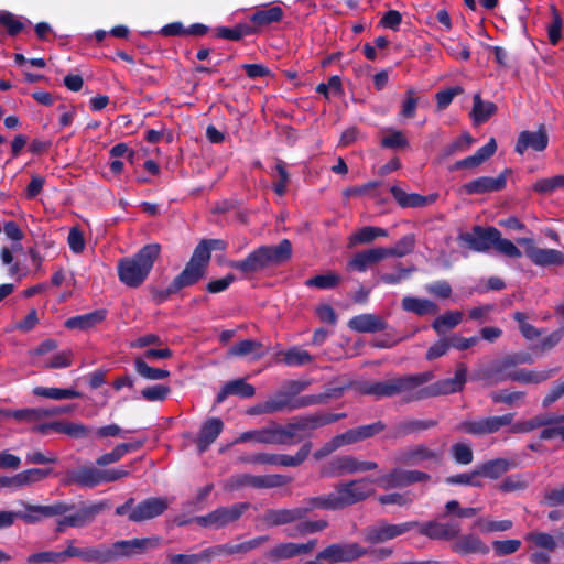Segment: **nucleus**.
<instances>
[{
	"mask_svg": "<svg viewBox=\"0 0 564 564\" xmlns=\"http://www.w3.org/2000/svg\"><path fill=\"white\" fill-rule=\"evenodd\" d=\"M434 379L432 371L395 377L397 397L405 403L421 401L429 398L459 392L464 389L467 379V366L458 364L453 378L442 379L426 384Z\"/></svg>",
	"mask_w": 564,
	"mask_h": 564,
	"instance_id": "f257e3e1",
	"label": "nucleus"
},
{
	"mask_svg": "<svg viewBox=\"0 0 564 564\" xmlns=\"http://www.w3.org/2000/svg\"><path fill=\"white\" fill-rule=\"evenodd\" d=\"M335 419L336 417H332L328 420L321 416H305L294 420L284 426L271 423L267 427L241 433L234 443L256 442L259 444L292 445L301 441V437L295 440L299 432L313 430Z\"/></svg>",
	"mask_w": 564,
	"mask_h": 564,
	"instance_id": "f03ea898",
	"label": "nucleus"
},
{
	"mask_svg": "<svg viewBox=\"0 0 564 564\" xmlns=\"http://www.w3.org/2000/svg\"><path fill=\"white\" fill-rule=\"evenodd\" d=\"M292 257V243L283 239L276 246L263 245L251 251L245 259L230 260L228 267L237 270L241 279H250L265 269L282 264Z\"/></svg>",
	"mask_w": 564,
	"mask_h": 564,
	"instance_id": "7ed1b4c3",
	"label": "nucleus"
},
{
	"mask_svg": "<svg viewBox=\"0 0 564 564\" xmlns=\"http://www.w3.org/2000/svg\"><path fill=\"white\" fill-rule=\"evenodd\" d=\"M458 241L468 249L476 252H488L491 248L505 257L519 259L521 250L509 239L502 238L496 227L474 226L470 231L458 235Z\"/></svg>",
	"mask_w": 564,
	"mask_h": 564,
	"instance_id": "20e7f679",
	"label": "nucleus"
},
{
	"mask_svg": "<svg viewBox=\"0 0 564 564\" xmlns=\"http://www.w3.org/2000/svg\"><path fill=\"white\" fill-rule=\"evenodd\" d=\"M160 251V245L150 243L132 257L120 259L117 267L120 282L128 288H139L149 276Z\"/></svg>",
	"mask_w": 564,
	"mask_h": 564,
	"instance_id": "39448f33",
	"label": "nucleus"
},
{
	"mask_svg": "<svg viewBox=\"0 0 564 564\" xmlns=\"http://www.w3.org/2000/svg\"><path fill=\"white\" fill-rule=\"evenodd\" d=\"M532 360L530 356H516L506 358L501 365L488 370L486 372V378L495 383L512 380L525 384H538L552 378L558 371V368L545 369L541 371L529 369H519L509 372L506 371L508 368L518 364H528Z\"/></svg>",
	"mask_w": 564,
	"mask_h": 564,
	"instance_id": "423d86ee",
	"label": "nucleus"
},
{
	"mask_svg": "<svg viewBox=\"0 0 564 564\" xmlns=\"http://www.w3.org/2000/svg\"><path fill=\"white\" fill-rule=\"evenodd\" d=\"M134 502L133 498H129L116 508V514L127 516L129 521L140 523L160 517L170 506V500L165 497H150L137 505Z\"/></svg>",
	"mask_w": 564,
	"mask_h": 564,
	"instance_id": "0eeeda50",
	"label": "nucleus"
},
{
	"mask_svg": "<svg viewBox=\"0 0 564 564\" xmlns=\"http://www.w3.org/2000/svg\"><path fill=\"white\" fill-rule=\"evenodd\" d=\"M312 451V443H304L295 455L258 453L253 455H241L237 463L251 465H272L282 467H297L302 465Z\"/></svg>",
	"mask_w": 564,
	"mask_h": 564,
	"instance_id": "6e6552de",
	"label": "nucleus"
},
{
	"mask_svg": "<svg viewBox=\"0 0 564 564\" xmlns=\"http://www.w3.org/2000/svg\"><path fill=\"white\" fill-rule=\"evenodd\" d=\"M378 468L371 460H360L352 455H341L322 466L321 476L326 478L340 477L356 473H366Z\"/></svg>",
	"mask_w": 564,
	"mask_h": 564,
	"instance_id": "1a4fd4ad",
	"label": "nucleus"
},
{
	"mask_svg": "<svg viewBox=\"0 0 564 564\" xmlns=\"http://www.w3.org/2000/svg\"><path fill=\"white\" fill-rule=\"evenodd\" d=\"M372 482L368 478H360L336 486L334 494L338 509L352 506L372 496L375 494Z\"/></svg>",
	"mask_w": 564,
	"mask_h": 564,
	"instance_id": "9d476101",
	"label": "nucleus"
},
{
	"mask_svg": "<svg viewBox=\"0 0 564 564\" xmlns=\"http://www.w3.org/2000/svg\"><path fill=\"white\" fill-rule=\"evenodd\" d=\"M513 419V413H506L499 416H487L479 420H466L460 422L455 427V431L467 433L474 436H484L497 433L502 427L509 426Z\"/></svg>",
	"mask_w": 564,
	"mask_h": 564,
	"instance_id": "9b49d317",
	"label": "nucleus"
},
{
	"mask_svg": "<svg viewBox=\"0 0 564 564\" xmlns=\"http://www.w3.org/2000/svg\"><path fill=\"white\" fill-rule=\"evenodd\" d=\"M107 501L83 503L74 513L66 514L57 520L56 531L62 533L66 528H83L95 521L106 508Z\"/></svg>",
	"mask_w": 564,
	"mask_h": 564,
	"instance_id": "f8f14e48",
	"label": "nucleus"
},
{
	"mask_svg": "<svg viewBox=\"0 0 564 564\" xmlns=\"http://www.w3.org/2000/svg\"><path fill=\"white\" fill-rule=\"evenodd\" d=\"M248 502H239L229 507H220L206 516L195 518V522L202 527L220 529L237 521L248 509Z\"/></svg>",
	"mask_w": 564,
	"mask_h": 564,
	"instance_id": "ddd939ff",
	"label": "nucleus"
},
{
	"mask_svg": "<svg viewBox=\"0 0 564 564\" xmlns=\"http://www.w3.org/2000/svg\"><path fill=\"white\" fill-rule=\"evenodd\" d=\"M419 525L417 521H408L398 524L381 520L365 530V540L371 544H379L408 533Z\"/></svg>",
	"mask_w": 564,
	"mask_h": 564,
	"instance_id": "4468645a",
	"label": "nucleus"
},
{
	"mask_svg": "<svg viewBox=\"0 0 564 564\" xmlns=\"http://www.w3.org/2000/svg\"><path fill=\"white\" fill-rule=\"evenodd\" d=\"M161 545V539L159 536L131 539L117 541L111 546V553L115 554L113 561L122 557H132L140 555L149 550L158 549Z\"/></svg>",
	"mask_w": 564,
	"mask_h": 564,
	"instance_id": "2eb2a0df",
	"label": "nucleus"
},
{
	"mask_svg": "<svg viewBox=\"0 0 564 564\" xmlns=\"http://www.w3.org/2000/svg\"><path fill=\"white\" fill-rule=\"evenodd\" d=\"M510 173L511 171L506 169L497 177L480 176L468 183H465L460 187V193L473 195L502 191L507 185V176Z\"/></svg>",
	"mask_w": 564,
	"mask_h": 564,
	"instance_id": "dca6fc26",
	"label": "nucleus"
},
{
	"mask_svg": "<svg viewBox=\"0 0 564 564\" xmlns=\"http://www.w3.org/2000/svg\"><path fill=\"white\" fill-rule=\"evenodd\" d=\"M368 554V550L357 543L339 544L334 543L319 552V557H325L329 563L351 562Z\"/></svg>",
	"mask_w": 564,
	"mask_h": 564,
	"instance_id": "f3484780",
	"label": "nucleus"
},
{
	"mask_svg": "<svg viewBox=\"0 0 564 564\" xmlns=\"http://www.w3.org/2000/svg\"><path fill=\"white\" fill-rule=\"evenodd\" d=\"M321 400L316 395H305L301 398H293L285 392L275 394L269 398L267 401L270 413L293 411L302 408H306L318 403Z\"/></svg>",
	"mask_w": 564,
	"mask_h": 564,
	"instance_id": "a211bd4d",
	"label": "nucleus"
},
{
	"mask_svg": "<svg viewBox=\"0 0 564 564\" xmlns=\"http://www.w3.org/2000/svg\"><path fill=\"white\" fill-rule=\"evenodd\" d=\"M443 456L442 449H432L424 444H417L404 449L399 456V462L411 466L424 463L440 464L443 460Z\"/></svg>",
	"mask_w": 564,
	"mask_h": 564,
	"instance_id": "6ab92c4d",
	"label": "nucleus"
},
{
	"mask_svg": "<svg viewBox=\"0 0 564 564\" xmlns=\"http://www.w3.org/2000/svg\"><path fill=\"white\" fill-rule=\"evenodd\" d=\"M316 545L317 540L315 539L308 540L305 543H279L268 552L267 556L273 562L290 560L293 557L311 554Z\"/></svg>",
	"mask_w": 564,
	"mask_h": 564,
	"instance_id": "aec40b11",
	"label": "nucleus"
},
{
	"mask_svg": "<svg viewBox=\"0 0 564 564\" xmlns=\"http://www.w3.org/2000/svg\"><path fill=\"white\" fill-rule=\"evenodd\" d=\"M422 535L432 540H453L459 535L460 524L455 521L442 523L438 521H427L416 527Z\"/></svg>",
	"mask_w": 564,
	"mask_h": 564,
	"instance_id": "412c9836",
	"label": "nucleus"
},
{
	"mask_svg": "<svg viewBox=\"0 0 564 564\" xmlns=\"http://www.w3.org/2000/svg\"><path fill=\"white\" fill-rule=\"evenodd\" d=\"M547 144V132L544 126H540L538 131L525 130L520 132L514 150L519 154H523L528 149L541 152L546 149Z\"/></svg>",
	"mask_w": 564,
	"mask_h": 564,
	"instance_id": "4be33fe9",
	"label": "nucleus"
},
{
	"mask_svg": "<svg viewBox=\"0 0 564 564\" xmlns=\"http://www.w3.org/2000/svg\"><path fill=\"white\" fill-rule=\"evenodd\" d=\"M524 540L531 543V549H542L549 553L554 552L557 547L564 549V532H557L552 535L542 531L527 533Z\"/></svg>",
	"mask_w": 564,
	"mask_h": 564,
	"instance_id": "5701e85b",
	"label": "nucleus"
},
{
	"mask_svg": "<svg viewBox=\"0 0 564 564\" xmlns=\"http://www.w3.org/2000/svg\"><path fill=\"white\" fill-rule=\"evenodd\" d=\"M301 512L300 507L292 509H268L262 516V521L267 527L285 525L303 520Z\"/></svg>",
	"mask_w": 564,
	"mask_h": 564,
	"instance_id": "b1692460",
	"label": "nucleus"
},
{
	"mask_svg": "<svg viewBox=\"0 0 564 564\" xmlns=\"http://www.w3.org/2000/svg\"><path fill=\"white\" fill-rule=\"evenodd\" d=\"M205 269L188 261L184 270L172 281L166 293L173 294L183 288L195 284L205 275Z\"/></svg>",
	"mask_w": 564,
	"mask_h": 564,
	"instance_id": "393cba45",
	"label": "nucleus"
},
{
	"mask_svg": "<svg viewBox=\"0 0 564 564\" xmlns=\"http://www.w3.org/2000/svg\"><path fill=\"white\" fill-rule=\"evenodd\" d=\"M358 391L361 394L366 395H372L377 400L383 399V398H393L397 397L395 392V377L381 380V381H365L358 383Z\"/></svg>",
	"mask_w": 564,
	"mask_h": 564,
	"instance_id": "a878e982",
	"label": "nucleus"
},
{
	"mask_svg": "<svg viewBox=\"0 0 564 564\" xmlns=\"http://www.w3.org/2000/svg\"><path fill=\"white\" fill-rule=\"evenodd\" d=\"M350 329L358 333H376L387 328L386 321L376 314L365 313L349 319Z\"/></svg>",
	"mask_w": 564,
	"mask_h": 564,
	"instance_id": "bb28decb",
	"label": "nucleus"
},
{
	"mask_svg": "<svg viewBox=\"0 0 564 564\" xmlns=\"http://www.w3.org/2000/svg\"><path fill=\"white\" fill-rule=\"evenodd\" d=\"M452 549L459 555H485L489 553V546L484 543L482 540L476 534H465L457 536V540L453 543Z\"/></svg>",
	"mask_w": 564,
	"mask_h": 564,
	"instance_id": "cd10ccee",
	"label": "nucleus"
},
{
	"mask_svg": "<svg viewBox=\"0 0 564 564\" xmlns=\"http://www.w3.org/2000/svg\"><path fill=\"white\" fill-rule=\"evenodd\" d=\"M383 259H386L383 247L371 248L356 253L348 262V267L358 272H365Z\"/></svg>",
	"mask_w": 564,
	"mask_h": 564,
	"instance_id": "c85d7f7f",
	"label": "nucleus"
},
{
	"mask_svg": "<svg viewBox=\"0 0 564 564\" xmlns=\"http://www.w3.org/2000/svg\"><path fill=\"white\" fill-rule=\"evenodd\" d=\"M67 482L85 488H94L101 484V470L95 467H79L67 474Z\"/></svg>",
	"mask_w": 564,
	"mask_h": 564,
	"instance_id": "c756f323",
	"label": "nucleus"
},
{
	"mask_svg": "<svg viewBox=\"0 0 564 564\" xmlns=\"http://www.w3.org/2000/svg\"><path fill=\"white\" fill-rule=\"evenodd\" d=\"M528 258L538 267L563 265L564 253L556 249L538 248L528 252Z\"/></svg>",
	"mask_w": 564,
	"mask_h": 564,
	"instance_id": "7c9ffc66",
	"label": "nucleus"
},
{
	"mask_svg": "<svg viewBox=\"0 0 564 564\" xmlns=\"http://www.w3.org/2000/svg\"><path fill=\"white\" fill-rule=\"evenodd\" d=\"M224 429V423L218 417L207 420L199 432L197 440V447L200 453H204L212 443L216 441Z\"/></svg>",
	"mask_w": 564,
	"mask_h": 564,
	"instance_id": "2f4dec72",
	"label": "nucleus"
},
{
	"mask_svg": "<svg viewBox=\"0 0 564 564\" xmlns=\"http://www.w3.org/2000/svg\"><path fill=\"white\" fill-rule=\"evenodd\" d=\"M107 316L106 310H96L94 312L73 316L65 322L68 329L88 330L102 323Z\"/></svg>",
	"mask_w": 564,
	"mask_h": 564,
	"instance_id": "473e14b6",
	"label": "nucleus"
},
{
	"mask_svg": "<svg viewBox=\"0 0 564 564\" xmlns=\"http://www.w3.org/2000/svg\"><path fill=\"white\" fill-rule=\"evenodd\" d=\"M339 510L334 492L327 495L310 497L302 501L300 510L302 511L303 519L314 510Z\"/></svg>",
	"mask_w": 564,
	"mask_h": 564,
	"instance_id": "72a5a7b5",
	"label": "nucleus"
},
{
	"mask_svg": "<svg viewBox=\"0 0 564 564\" xmlns=\"http://www.w3.org/2000/svg\"><path fill=\"white\" fill-rule=\"evenodd\" d=\"M401 306L405 312L414 313L419 316L435 315L440 310L433 301L415 296H404Z\"/></svg>",
	"mask_w": 564,
	"mask_h": 564,
	"instance_id": "f704fd0d",
	"label": "nucleus"
},
{
	"mask_svg": "<svg viewBox=\"0 0 564 564\" xmlns=\"http://www.w3.org/2000/svg\"><path fill=\"white\" fill-rule=\"evenodd\" d=\"M256 393V389L252 384L247 383L243 379H236L228 381L224 384L219 393L217 394L216 401L221 403L228 395H239L241 398H251Z\"/></svg>",
	"mask_w": 564,
	"mask_h": 564,
	"instance_id": "c9c22d12",
	"label": "nucleus"
},
{
	"mask_svg": "<svg viewBox=\"0 0 564 564\" xmlns=\"http://www.w3.org/2000/svg\"><path fill=\"white\" fill-rule=\"evenodd\" d=\"M143 446L142 441L118 444L111 452L100 455L96 464L98 466H107L119 462L126 454L140 449Z\"/></svg>",
	"mask_w": 564,
	"mask_h": 564,
	"instance_id": "e433bc0d",
	"label": "nucleus"
},
{
	"mask_svg": "<svg viewBox=\"0 0 564 564\" xmlns=\"http://www.w3.org/2000/svg\"><path fill=\"white\" fill-rule=\"evenodd\" d=\"M28 511L36 512L44 518L66 516L67 512L74 510L75 506L66 502H56L50 506L23 503Z\"/></svg>",
	"mask_w": 564,
	"mask_h": 564,
	"instance_id": "4c0bfd02",
	"label": "nucleus"
},
{
	"mask_svg": "<svg viewBox=\"0 0 564 564\" xmlns=\"http://www.w3.org/2000/svg\"><path fill=\"white\" fill-rule=\"evenodd\" d=\"M228 356L245 357L252 355L254 358H261L263 356L262 344L252 339L241 340L228 350Z\"/></svg>",
	"mask_w": 564,
	"mask_h": 564,
	"instance_id": "58836bf2",
	"label": "nucleus"
},
{
	"mask_svg": "<svg viewBox=\"0 0 564 564\" xmlns=\"http://www.w3.org/2000/svg\"><path fill=\"white\" fill-rule=\"evenodd\" d=\"M463 321V313L459 311H448L443 315L436 317L432 323V328L438 334L443 335L458 326Z\"/></svg>",
	"mask_w": 564,
	"mask_h": 564,
	"instance_id": "ea45409f",
	"label": "nucleus"
},
{
	"mask_svg": "<svg viewBox=\"0 0 564 564\" xmlns=\"http://www.w3.org/2000/svg\"><path fill=\"white\" fill-rule=\"evenodd\" d=\"M284 17V12L280 7H270L268 9L257 10L250 21L257 26H267L271 23L280 22Z\"/></svg>",
	"mask_w": 564,
	"mask_h": 564,
	"instance_id": "a19ab883",
	"label": "nucleus"
},
{
	"mask_svg": "<svg viewBox=\"0 0 564 564\" xmlns=\"http://www.w3.org/2000/svg\"><path fill=\"white\" fill-rule=\"evenodd\" d=\"M509 469L510 463L506 458L491 459L478 467L479 475L489 479H498Z\"/></svg>",
	"mask_w": 564,
	"mask_h": 564,
	"instance_id": "79ce46f5",
	"label": "nucleus"
},
{
	"mask_svg": "<svg viewBox=\"0 0 564 564\" xmlns=\"http://www.w3.org/2000/svg\"><path fill=\"white\" fill-rule=\"evenodd\" d=\"M373 482L383 490L406 487L404 469L393 468L389 473L378 477Z\"/></svg>",
	"mask_w": 564,
	"mask_h": 564,
	"instance_id": "37998d69",
	"label": "nucleus"
},
{
	"mask_svg": "<svg viewBox=\"0 0 564 564\" xmlns=\"http://www.w3.org/2000/svg\"><path fill=\"white\" fill-rule=\"evenodd\" d=\"M388 232L387 230L380 228V227H373V226H365L361 229H359L357 232H355L349 238V245H364V243H370L375 239L379 237H387Z\"/></svg>",
	"mask_w": 564,
	"mask_h": 564,
	"instance_id": "c03bdc74",
	"label": "nucleus"
},
{
	"mask_svg": "<svg viewBox=\"0 0 564 564\" xmlns=\"http://www.w3.org/2000/svg\"><path fill=\"white\" fill-rule=\"evenodd\" d=\"M0 416L1 417H12L19 422H26V423H33V424L42 421L40 408L20 409V410H0Z\"/></svg>",
	"mask_w": 564,
	"mask_h": 564,
	"instance_id": "a18cd8bd",
	"label": "nucleus"
},
{
	"mask_svg": "<svg viewBox=\"0 0 564 564\" xmlns=\"http://www.w3.org/2000/svg\"><path fill=\"white\" fill-rule=\"evenodd\" d=\"M415 246V236L413 234H409L403 236L393 247L384 248L383 252L387 258L397 257L401 258L409 253H411Z\"/></svg>",
	"mask_w": 564,
	"mask_h": 564,
	"instance_id": "49530a36",
	"label": "nucleus"
},
{
	"mask_svg": "<svg viewBox=\"0 0 564 564\" xmlns=\"http://www.w3.org/2000/svg\"><path fill=\"white\" fill-rule=\"evenodd\" d=\"M113 556L111 547L106 545L88 546L83 547L82 561L108 563L113 561Z\"/></svg>",
	"mask_w": 564,
	"mask_h": 564,
	"instance_id": "de8ad7c7",
	"label": "nucleus"
},
{
	"mask_svg": "<svg viewBox=\"0 0 564 564\" xmlns=\"http://www.w3.org/2000/svg\"><path fill=\"white\" fill-rule=\"evenodd\" d=\"M497 110V106L490 101H482L479 94L474 96L471 116L474 121L480 123L487 121Z\"/></svg>",
	"mask_w": 564,
	"mask_h": 564,
	"instance_id": "09e8293b",
	"label": "nucleus"
},
{
	"mask_svg": "<svg viewBox=\"0 0 564 564\" xmlns=\"http://www.w3.org/2000/svg\"><path fill=\"white\" fill-rule=\"evenodd\" d=\"M33 394L53 400L75 399L80 394L74 389L35 387Z\"/></svg>",
	"mask_w": 564,
	"mask_h": 564,
	"instance_id": "8fccbe9b",
	"label": "nucleus"
},
{
	"mask_svg": "<svg viewBox=\"0 0 564 564\" xmlns=\"http://www.w3.org/2000/svg\"><path fill=\"white\" fill-rule=\"evenodd\" d=\"M134 368L138 375L147 380H162L170 376L167 370L151 367L140 357L135 358Z\"/></svg>",
	"mask_w": 564,
	"mask_h": 564,
	"instance_id": "3c124183",
	"label": "nucleus"
},
{
	"mask_svg": "<svg viewBox=\"0 0 564 564\" xmlns=\"http://www.w3.org/2000/svg\"><path fill=\"white\" fill-rule=\"evenodd\" d=\"M562 188H564V175L540 178L533 184V191L543 195H550Z\"/></svg>",
	"mask_w": 564,
	"mask_h": 564,
	"instance_id": "603ef678",
	"label": "nucleus"
},
{
	"mask_svg": "<svg viewBox=\"0 0 564 564\" xmlns=\"http://www.w3.org/2000/svg\"><path fill=\"white\" fill-rule=\"evenodd\" d=\"M292 481V478L280 474L257 476L256 489H271L283 487Z\"/></svg>",
	"mask_w": 564,
	"mask_h": 564,
	"instance_id": "864d4df0",
	"label": "nucleus"
},
{
	"mask_svg": "<svg viewBox=\"0 0 564 564\" xmlns=\"http://www.w3.org/2000/svg\"><path fill=\"white\" fill-rule=\"evenodd\" d=\"M415 500L412 491L390 492L378 497V501L382 506L397 505L399 507L410 506Z\"/></svg>",
	"mask_w": 564,
	"mask_h": 564,
	"instance_id": "5fc2aeb1",
	"label": "nucleus"
},
{
	"mask_svg": "<svg viewBox=\"0 0 564 564\" xmlns=\"http://www.w3.org/2000/svg\"><path fill=\"white\" fill-rule=\"evenodd\" d=\"M328 522L324 519L319 520H304L296 524L295 533L290 532L289 536L314 534L325 530Z\"/></svg>",
	"mask_w": 564,
	"mask_h": 564,
	"instance_id": "6e6d98bb",
	"label": "nucleus"
},
{
	"mask_svg": "<svg viewBox=\"0 0 564 564\" xmlns=\"http://www.w3.org/2000/svg\"><path fill=\"white\" fill-rule=\"evenodd\" d=\"M253 33V30L248 24H237L235 28L220 26L217 29L216 35L220 39L239 41L246 35Z\"/></svg>",
	"mask_w": 564,
	"mask_h": 564,
	"instance_id": "4d7b16f0",
	"label": "nucleus"
},
{
	"mask_svg": "<svg viewBox=\"0 0 564 564\" xmlns=\"http://www.w3.org/2000/svg\"><path fill=\"white\" fill-rule=\"evenodd\" d=\"M480 475L478 468L470 473H463L454 476H449L445 479L448 485H465L480 488L484 486L482 481L479 479Z\"/></svg>",
	"mask_w": 564,
	"mask_h": 564,
	"instance_id": "13d9d810",
	"label": "nucleus"
},
{
	"mask_svg": "<svg viewBox=\"0 0 564 564\" xmlns=\"http://www.w3.org/2000/svg\"><path fill=\"white\" fill-rule=\"evenodd\" d=\"M451 454L453 459L459 465H468L474 459L473 448L465 442H458L452 445Z\"/></svg>",
	"mask_w": 564,
	"mask_h": 564,
	"instance_id": "bf43d9fd",
	"label": "nucleus"
},
{
	"mask_svg": "<svg viewBox=\"0 0 564 564\" xmlns=\"http://www.w3.org/2000/svg\"><path fill=\"white\" fill-rule=\"evenodd\" d=\"M283 360L288 366L296 367L312 362L313 357L308 351L294 347L284 352Z\"/></svg>",
	"mask_w": 564,
	"mask_h": 564,
	"instance_id": "052dcab7",
	"label": "nucleus"
},
{
	"mask_svg": "<svg viewBox=\"0 0 564 564\" xmlns=\"http://www.w3.org/2000/svg\"><path fill=\"white\" fill-rule=\"evenodd\" d=\"M437 425L436 420H411L399 424L398 430L400 434L408 435L414 432L432 429Z\"/></svg>",
	"mask_w": 564,
	"mask_h": 564,
	"instance_id": "680f3d73",
	"label": "nucleus"
},
{
	"mask_svg": "<svg viewBox=\"0 0 564 564\" xmlns=\"http://www.w3.org/2000/svg\"><path fill=\"white\" fill-rule=\"evenodd\" d=\"M340 282L339 275L335 273L319 274L308 279L305 285L308 288H316L321 290H328L335 288Z\"/></svg>",
	"mask_w": 564,
	"mask_h": 564,
	"instance_id": "e2e57ef3",
	"label": "nucleus"
},
{
	"mask_svg": "<svg viewBox=\"0 0 564 564\" xmlns=\"http://www.w3.org/2000/svg\"><path fill=\"white\" fill-rule=\"evenodd\" d=\"M419 105V97L414 88H409L405 91L404 99L401 104L400 116L405 119H412L415 116Z\"/></svg>",
	"mask_w": 564,
	"mask_h": 564,
	"instance_id": "0e129e2a",
	"label": "nucleus"
},
{
	"mask_svg": "<svg viewBox=\"0 0 564 564\" xmlns=\"http://www.w3.org/2000/svg\"><path fill=\"white\" fill-rule=\"evenodd\" d=\"M274 169H275L279 180L273 184V191L279 196H283L286 193L288 184L290 181V175L286 170V164L281 160H276V164H275Z\"/></svg>",
	"mask_w": 564,
	"mask_h": 564,
	"instance_id": "69168bd1",
	"label": "nucleus"
},
{
	"mask_svg": "<svg viewBox=\"0 0 564 564\" xmlns=\"http://www.w3.org/2000/svg\"><path fill=\"white\" fill-rule=\"evenodd\" d=\"M409 145V141L403 132L399 130H389V133L381 139V147L386 149H402Z\"/></svg>",
	"mask_w": 564,
	"mask_h": 564,
	"instance_id": "338daca9",
	"label": "nucleus"
},
{
	"mask_svg": "<svg viewBox=\"0 0 564 564\" xmlns=\"http://www.w3.org/2000/svg\"><path fill=\"white\" fill-rule=\"evenodd\" d=\"M210 257V250L208 249L206 242L202 240L194 249L189 262L199 265L200 268L206 270L209 264Z\"/></svg>",
	"mask_w": 564,
	"mask_h": 564,
	"instance_id": "774afa93",
	"label": "nucleus"
}]
</instances>
